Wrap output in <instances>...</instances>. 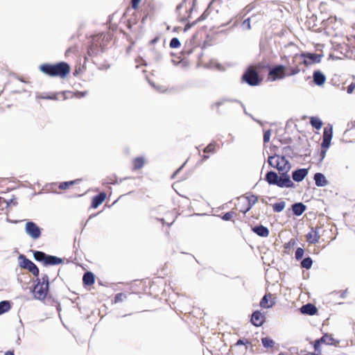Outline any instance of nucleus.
Here are the masks:
<instances>
[{
  "label": "nucleus",
  "mask_w": 355,
  "mask_h": 355,
  "mask_svg": "<svg viewBox=\"0 0 355 355\" xmlns=\"http://www.w3.org/2000/svg\"><path fill=\"white\" fill-rule=\"evenodd\" d=\"M39 69L46 76L61 78H64L71 71L69 64L65 62H60L55 64L44 63L40 65Z\"/></svg>",
  "instance_id": "1"
},
{
  "label": "nucleus",
  "mask_w": 355,
  "mask_h": 355,
  "mask_svg": "<svg viewBox=\"0 0 355 355\" xmlns=\"http://www.w3.org/2000/svg\"><path fill=\"white\" fill-rule=\"evenodd\" d=\"M37 284L34 286L33 293L36 299L43 300L47 296L49 289V278L48 275L42 274L41 278L37 277Z\"/></svg>",
  "instance_id": "2"
},
{
  "label": "nucleus",
  "mask_w": 355,
  "mask_h": 355,
  "mask_svg": "<svg viewBox=\"0 0 355 355\" xmlns=\"http://www.w3.org/2000/svg\"><path fill=\"white\" fill-rule=\"evenodd\" d=\"M33 257L35 261L42 262L45 266L59 265L63 262L61 258L47 254L42 251H35L33 252Z\"/></svg>",
  "instance_id": "3"
},
{
  "label": "nucleus",
  "mask_w": 355,
  "mask_h": 355,
  "mask_svg": "<svg viewBox=\"0 0 355 355\" xmlns=\"http://www.w3.org/2000/svg\"><path fill=\"white\" fill-rule=\"evenodd\" d=\"M25 232L35 240L40 237L42 230L35 222L28 221L25 225Z\"/></svg>",
  "instance_id": "4"
},
{
  "label": "nucleus",
  "mask_w": 355,
  "mask_h": 355,
  "mask_svg": "<svg viewBox=\"0 0 355 355\" xmlns=\"http://www.w3.org/2000/svg\"><path fill=\"white\" fill-rule=\"evenodd\" d=\"M286 76V67L283 65H278L272 68L268 74V79L271 81L281 80Z\"/></svg>",
  "instance_id": "5"
},
{
  "label": "nucleus",
  "mask_w": 355,
  "mask_h": 355,
  "mask_svg": "<svg viewBox=\"0 0 355 355\" xmlns=\"http://www.w3.org/2000/svg\"><path fill=\"white\" fill-rule=\"evenodd\" d=\"M243 79L250 85H257L259 83V78L257 73L253 67H250L245 74Z\"/></svg>",
  "instance_id": "6"
},
{
  "label": "nucleus",
  "mask_w": 355,
  "mask_h": 355,
  "mask_svg": "<svg viewBox=\"0 0 355 355\" xmlns=\"http://www.w3.org/2000/svg\"><path fill=\"white\" fill-rule=\"evenodd\" d=\"M338 343V341H335L332 335L325 334L320 339L315 341L314 348L315 351H318L321 343H324L326 345H335Z\"/></svg>",
  "instance_id": "7"
},
{
  "label": "nucleus",
  "mask_w": 355,
  "mask_h": 355,
  "mask_svg": "<svg viewBox=\"0 0 355 355\" xmlns=\"http://www.w3.org/2000/svg\"><path fill=\"white\" fill-rule=\"evenodd\" d=\"M302 56L304 57V63L306 65H310L313 63H319L321 61L322 57V55L315 53H302Z\"/></svg>",
  "instance_id": "8"
},
{
  "label": "nucleus",
  "mask_w": 355,
  "mask_h": 355,
  "mask_svg": "<svg viewBox=\"0 0 355 355\" xmlns=\"http://www.w3.org/2000/svg\"><path fill=\"white\" fill-rule=\"evenodd\" d=\"M276 185L282 188H290L293 187V183L287 173H282L280 176H278Z\"/></svg>",
  "instance_id": "9"
},
{
  "label": "nucleus",
  "mask_w": 355,
  "mask_h": 355,
  "mask_svg": "<svg viewBox=\"0 0 355 355\" xmlns=\"http://www.w3.org/2000/svg\"><path fill=\"white\" fill-rule=\"evenodd\" d=\"M291 168L290 162L284 156L279 157L278 171L282 173H287Z\"/></svg>",
  "instance_id": "10"
},
{
  "label": "nucleus",
  "mask_w": 355,
  "mask_h": 355,
  "mask_svg": "<svg viewBox=\"0 0 355 355\" xmlns=\"http://www.w3.org/2000/svg\"><path fill=\"white\" fill-rule=\"evenodd\" d=\"M265 320L264 315L261 313L260 311H255L252 313V318H251V322L252 323L257 327H259L262 325Z\"/></svg>",
  "instance_id": "11"
},
{
  "label": "nucleus",
  "mask_w": 355,
  "mask_h": 355,
  "mask_svg": "<svg viewBox=\"0 0 355 355\" xmlns=\"http://www.w3.org/2000/svg\"><path fill=\"white\" fill-rule=\"evenodd\" d=\"M275 302L272 300L271 294L265 295L260 302V306L263 309H268L274 305Z\"/></svg>",
  "instance_id": "12"
},
{
  "label": "nucleus",
  "mask_w": 355,
  "mask_h": 355,
  "mask_svg": "<svg viewBox=\"0 0 355 355\" xmlns=\"http://www.w3.org/2000/svg\"><path fill=\"white\" fill-rule=\"evenodd\" d=\"M307 174V169H298L293 173L292 178L296 182H301L306 176Z\"/></svg>",
  "instance_id": "13"
},
{
  "label": "nucleus",
  "mask_w": 355,
  "mask_h": 355,
  "mask_svg": "<svg viewBox=\"0 0 355 355\" xmlns=\"http://www.w3.org/2000/svg\"><path fill=\"white\" fill-rule=\"evenodd\" d=\"M313 78L315 84L319 86L323 85L326 81L325 76L319 71H316L313 73Z\"/></svg>",
  "instance_id": "14"
},
{
  "label": "nucleus",
  "mask_w": 355,
  "mask_h": 355,
  "mask_svg": "<svg viewBox=\"0 0 355 355\" xmlns=\"http://www.w3.org/2000/svg\"><path fill=\"white\" fill-rule=\"evenodd\" d=\"M300 310L302 313L308 314L310 315H313L315 314L317 312L316 307L312 304H307L306 305L302 306Z\"/></svg>",
  "instance_id": "15"
},
{
  "label": "nucleus",
  "mask_w": 355,
  "mask_h": 355,
  "mask_svg": "<svg viewBox=\"0 0 355 355\" xmlns=\"http://www.w3.org/2000/svg\"><path fill=\"white\" fill-rule=\"evenodd\" d=\"M314 180L315 181V184L318 187H324L327 184V181L324 175L322 173H317L314 175Z\"/></svg>",
  "instance_id": "16"
},
{
  "label": "nucleus",
  "mask_w": 355,
  "mask_h": 355,
  "mask_svg": "<svg viewBox=\"0 0 355 355\" xmlns=\"http://www.w3.org/2000/svg\"><path fill=\"white\" fill-rule=\"evenodd\" d=\"M146 160L143 157H138L132 160L133 170H138L141 168L146 164Z\"/></svg>",
  "instance_id": "17"
},
{
  "label": "nucleus",
  "mask_w": 355,
  "mask_h": 355,
  "mask_svg": "<svg viewBox=\"0 0 355 355\" xmlns=\"http://www.w3.org/2000/svg\"><path fill=\"white\" fill-rule=\"evenodd\" d=\"M252 230L260 236L266 237L269 234V230L268 228L263 225L254 227Z\"/></svg>",
  "instance_id": "18"
},
{
  "label": "nucleus",
  "mask_w": 355,
  "mask_h": 355,
  "mask_svg": "<svg viewBox=\"0 0 355 355\" xmlns=\"http://www.w3.org/2000/svg\"><path fill=\"white\" fill-rule=\"evenodd\" d=\"M307 241L310 243H315L318 242L320 236L318 233L313 229L306 235Z\"/></svg>",
  "instance_id": "19"
},
{
  "label": "nucleus",
  "mask_w": 355,
  "mask_h": 355,
  "mask_svg": "<svg viewBox=\"0 0 355 355\" xmlns=\"http://www.w3.org/2000/svg\"><path fill=\"white\" fill-rule=\"evenodd\" d=\"M292 209L296 216H300L306 210V206L301 202L295 203L292 206Z\"/></svg>",
  "instance_id": "20"
},
{
  "label": "nucleus",
  "mask_w": 355,
  "mask_h": 355,
  "mask_svg": "<svg viewBox=\"0 0 355 355\" xmlns=\"http://www.w3.org/2000/svg\"><path fill=\"white\" fill-rule=\"evenodd\" d=\"M106 198V194L105 193H101L99 195L96 196L94 198L92 201V207L94 208H96L103 203Z\"/></svg>",
  "instance_id": "21"
},
{
  "label": "nucleus",
  "mask_w": 355,
  "mask_h": 355,
  "mask_svg": "<svg viewBox=\"0 0 355 355\" xmlns=\"http://www.w3.org/2000/svg\"><path fill=\"white\" fill-rule=\"evenodd\" d=\"M19 266L22 268L26 269L29 268V266L32 263V261L27 259L26 257L24 254H20L19 256Z\"/></svg>",
  "instance_id": "22"
},
{
  "label": "nucleus",
  "mask_w": 355,
  "mask_h": 355,
  "mask_svg": "<svg viewBox=\"0 0 355 355\" xmlns=\"http://www.w3.org/2000/svg\"><path fill=\"white\" fill-rule=\"evenodd\" d=\"M278 175L275 172L270 171L268 172L266 175V180L270 184H275L276 185L277 182Z\"/></svg>",
  "instance_id": "23"
},
{
  "label": "nucleus",
  "mask_w": 355,
  "mask_h": 355,
  "mask_svg": "<svg viewBox=\"0 0 355 355\" xmlns=\"http://www.w3.org/2000/svg\"><path fill=\"white\" fill-rule=\"evenodd\" d=\"M245 199L247 200L249 205L248 207L243 211L244 214L248 212L252 208V207L257 202L258 198L254 195H250L249 196L245 197Z\"/></svg>",
  "instance_id": "24"
},
{
  "label": "nucleus",
  "mask_w": 355,
  "mask_h": 355,
  "mask_svg": "<svg viewBox=\"0 0 355 355\" xmlns=\"http://www.w3.org/2000/svg\"><path fill=\"white\" fill-rule=\"evenodd\" d=\"M11 308L10 302L8 300L0 302V315L8 311Z\"/></svg>",
  "instance_id": "25"
},
{
  "label": "nucleus",
  "mask_w": 355,
  "mask_h": 355,
  "mask_svg": "<svg viewBox=\"0 0 355 355\" xmlns=\"http://www.w3.org/2000/svg\"><path fill=\"white\" fill-rule=\"evenodd\" d=\"M280 155H273L268 157V164L273 168H276L278 170L279 160Z\"/></svg>",
  "instance_id": "26"
},
{
  "label": "nucleus",
  "mask_w": 355,
  "mask_h": 355,
  "mask_svg": "<svg viewBox=\"0 0 355 355\" xmlns=\"http://www.w3.org/2000/svg\"><path fill=\"white\" fill-rule=\"evenodd\" d=\"M333 136V128L331 125L326 127L323 132V139L331 141Z\"/></svg>",
  "instance_id": "27"
},
{
  "label": "nucleus",
  "mask_w": 355,
  "mask_h": 355,
  "mask_svg": "<svg viewBox=\"0 0 355 355\" xmlns=\"http://www.w3.org/2000/svg\"><path fill=\"white\" fill-rule=\"evenodd\" d=\"M79 182H80V179H76L71 181L68 182H61L59 185V189L62 190H64L68 189L70 186L78 184Z\"/></svg>",
  "instance_id": "28"
},
{
  "label": "nucleus",
  "mask_w": 355,
  "mask_h": 355,
  "mask_svg": "<svg viewBox=\"0 0 355 355\" xmlns=\"http://www.w3.org/2000/svg\"><path fill=\"white\" fill-rule=\"evenodd\" d=\"M310 123L311 125L317 130H320L322 125V121L318 117L315 116L311 118Z\"/></svg>",
  "instance_id": "29"
},
{
  "label": "nucleus",
  "mask_w": 355,
  "mask_h": 355,
  "mask_svg": "<svg viewBox=\"0 0 355 355\" xmlns=\"http://www.w3.org/2000/svg\"><path fill=\"white\" fill-rule=\"evenodd\" d=\"M263 345L266 348H271L275 345V341L270 338L266 337L261 339Z\"/></svg>",
  "instance_id": "30"
},
{
  "label": "nucleus",
  "mask_w": 355,
  "mask_h": 355,
  "mask_svg": "<svg viewBox=\"0 0 355 355\" xmlns=\"http://www.w3.org/2000/svg\"><path fill=\"white\" fill-rule=\"evenodd\" d=\"M27 270L31 272L35 277H38L40 274V270L37 266L32 262V263L29 266V268Z\"/></svg>",
  "instance_id": "31"
},
{
  "label": "nucleus",
  "mask_w": 355,
  "mask_h": 355,
  "mask_svg": "<svg viewBox=\"0 0 355 355\" xmlns=\"http://www.w3.org/2000/svg\"><path fill=\"white\" fill-rule=\"evenodd\" d=\"M103 34L97 35L92 38V46H101ZM91 43V41H90Z\"/></svg>",
  "instance_id": "32"
},
{
  "label": "nucleus",
  "mask_w": 355,
  "mask_h": 355,
  "mask_svg": "<svg viewBox=\"0 0 355 355\" xmlns=\"http://www.w3.org/2000/svg\"><path fill=\"white\" fill-rule=\"evenodd\" d=\"M286 203L285 202H280L273 205V210L276 212H280L284 210L285 208Z\"/></svg>",
  "instance_id": "33"
},
{
  "label": "nucleus",
  "mask_w": 355,
  "mask_h": 355,
  "mask_svg": "<svg viewBox=\"0 0 355 355\" xmlns=\"http://www.w3.org/2000/svg\"><path fill=\"white\" fill-rule=\"evenodd\" d=\"M312 263H313L312 259L311 258H309V257L305 258L301 262L302 266L303 268H306V269L311 268V266H312Z\"/></svg>",
  "instance_id": "34"
},
{
  "label": "nucleus",
  "mask_w": 355,
  "mask_h": 355,
  "mask_svg": "<svg viewBox=\"0 0 355 355\" xmlns=\"http://www.w3.org/2000/svg\"><path fill=\"white\" fill-rule=\"evenodd\" d=\"M170 46L171 48H178L180 46V42L178 38H173L170 42Z\"/></svg>",
  "instance_id": "35"
},
{
  "label": "nucleus",
  "mask_w": 355,
  "mask_h": 355,
  "mask_svg": "<svg viewBox=\"0 0 355 355\" xmlns=\"http://www.w3.org/2000/svg\"><path fill=\"white\" fill-rule=\"evenodd\" d=\"M83 282L85 286H89V270H86L84 272V275L83 277Z\"/></svg>",
  "instance_id": "36"
},
{
  "label": "nucleus",
  "mask_w": 355,
  "mask_h": 355,
  "mask_svg": "<svg viewBox=\"0 0 355 355\" xmlns=\"http://www.w3.org/2000/svg\"><path fill=\"white\" fill-rule=\"evenodd\" d=\"M304 254V250L301 248H298L295 252V258L299 260L301 259Z\"/></svg>",
  "instance_id": "37"
},
{
  "label": "nucleus",
  "mask_w": 355,
  "mask_h": 355,
  "mask_svg": "<svg viewBox=\"0 0 355 355\" xmlns=\"http://www.w3.org/2000/svg\"><path fill=\"white\" fill-rule=\"evenodd\" d=\"M215 144H209L204 150L205 153H212L214 152Z\"/></svg>",
  "instance_id": "38"
},
{
  "label": "nucleus",
  "mask_w": 355,
  "mask_h": 355,
  "mask_svg": "<svg viewBox=\"0 0 355 355\" xmlns=\"http://www.w3.org/2000/svg\"><path fill=\"white\" fill-rule=\"evenodd\" d=\"M270 135H271V133H270V130H267L264 132V134H263L264 143H268L270 141Z\"/></svg>",
  "instance_id": "39"
},
{
  "label": "nucleus",
  "mask_w": 355,
  "mask_h": 355,
  "mask_svg": "<svg viewBox=\"0 0 355 355\" xmlns=\"http://www.w3.org/2000/svg\"><path fill=\"white\" fill-rule=\"evenodd\" d=\"M300 72V69L298 68H292L290 69V73L286 74V76H295Z\"/></svg>",
  "instance_id": "40"
},
{
  "label": "nucleus",
  "mask_w": 355,
  "mask_h": 355,
  "mask_svg": "<svg viewBox=\"0 0 355 355\" xmlns=\"http://www.w3.org/2000/svg\"><path fill=\"white\" fill-rule=\"evenodd\" d=\"M331 144V141L322 139L321 146L323 149H327Z\"/></svg>",
  "instance_id": "41"
},
{
  "label": "nucleus",
  "mask_w": 355,
  "mask_h": 355,
  "mask_svg": "<svg viewBox=\"0 0 355 355\" xmlns=\"http://www.w3.org/2000/svg\"><path fill=\"white\" fill-rule=\"evenodd\" d=\"M125 295L123 294V293H119L117 294L116 296H115V299H114V302H121L123 300V298L125 297Z\"/></svg>",
  "instance_id": "42"
},
{
  "label": "nucleus",
  "mask_w": 355,
  "mask_h": 355,
  "mask_svg": "<svg viewBox=\"0 0 355 355\" xmlns=\"http://www.w3.org/2000/svg\"><path fill=\"white\" fill-rule=\"evenodd\" d=\"M243 26L245 27L246 29L249 30L251 28V26H250V19L248 18L247 19H245L243 23Z\"/></svg>",
  "instance_id": "43"
},
{
  "label": "nucleus",
  "mask_w": 355,
  "mask_h": 355,
  "mask_svg": "<svg viewBox=\"0 0 355 355\" xmlns=\"http://www.w3.org/2000/svg\"><path fill=\"white\" fill-rule=\"evenodd\" d=\"M232 214L231 212H227L223 215V219L224 220H229L232 218Z\"/></svg>",
  "instance_id": "44"
},
{
  "label": "nucleus",
  "mask_w": 355,
  "mask_h": 355,
  "mask_svg": "<svg viewBox=\"0 0 355 355\" xmlns=\"http://www.w3.org/2000/svg\"><path fill=\"white\" fill-rule=\"evenodd\" d=\"M354 89H355V83H352L349 85V87L347 88V93L352 94Z\"/></svg>",
  "instance_id": "45"
},
{
  "label": "nucleus",
  "mask_w": 355,
  "mask_h": 355,
  "mask_svg": "<svg viewBox=\"0 0 355 355\" xmlns=\"http://www.w3.org/2000/svg\"><path fill=\"white\" fill-rule=\"evenodd\" d=\"M87 92H78L75 94V96L78 98H80L83 96H85L86 95Z\"/></svg>",
  "instance_id": "46"
},
{
  "label": "nucleus",
  "mask_w": 355,
  "mask_h": 355,
  "mask_svg": "<svg viewBox=\"0 0 355 355\" xmlns=\"http://www.w3.org/2000/svg\"><path fill=\"white\" fill-rule=\"evenodd\" d=\"M3 201L6 202L7 206H10V205H16L17 202L15 199H10L9 200H6L3 199Z\"/></svg>",
  "instance_id": "47"
},
{
  "label": "nucleus",
  "mask_w": 355,
  "mask_h": 355,
  "mask_svg": "<svg viewBox=\"0 0 355 355\" xmlns=\"http://www.w3.org/2000/svg\"><path fill=\"white\" fill-rule=\"evenodd\" d=\"M141 0H132V6L133 8L136 9L138 7L139 3Z\"/></svg>",
  "instance_id": "48"
},
{
  "label": "nucleus",
  "mask_w": 355,
  "mask_h": 355,
  "mask_svg": "<svg viewBox=\"0 0 355 355\" xmlns=\"http://www.w3.org/2000/svg\"><path fill=\"white\" fill-rule=\"evenodd\" d=\"M245 343L243 340H239L232 347V349L236 348L239 345H244Z\"/></svg>",
  "instance_id": "49"
},
{
  "label": "nucleus",
  "mask_w": 355,
  "mask_h": 355,
  "mask_svg": "<svg viewBox=\"0 0 355 355\" xmlns=\"http://www.w3.org/2000/svg\"><path fill=\"white\" fill-rule=\"evenodd\" d=\"M42 98L44 99H50V100H57V97L55 95L53 96H42Z\"/></svg>",
  "instance_id": "50"
},
{
  "label": "nucleus",
  "mask_w": 355,
  "mask_h": 355,
  "mask_svg": "<svg viewBox=\"0 0 355 355\" xmlns=\"http://www.w3.org/2000/svg\"><path fill=\"white\" fill-rule=\"evenodd\" d=\"M94 282V275L90 272V285Z\"/></svg>",
  "instance_id": "51"
},
{
  "label": "nucleus",
  "mask_w": 355,
  "mask_h": 355,
  "mask_svg": "<svg viewBox=\"0 0 355 355\" xmlns=\"http://www.w3.org/2000/svg\"><path fill=\"white\" fill-rule=\"evenodd\" d=\"M326 151H327V149H323L322 150V152H321L322 159L324 157L325 154H326Z\"/></svg>",
  "instance_id": "52"
},
{
  "label": "nucleus",
  "mask_w": 355,
  "mask_h": 355,
  "mask_svg": "<svg viewBox=\"0 0 355 355\" xmlns=\"http://www.w3.org/2000/svg\"><path fill=\"white\" fill-rule=\"evenodd\" d=\"M157 90L159 92H163L166 91V89H164L163 87H157Z\"/></svg>",
  "instance_id": "53"
},
{
  "label": "nucleus",
  "mask_w": 355,
  "mask_h": 355,
  "mask_svg": "<svg viewBox=\"0 0 355 355\" xmlns=\"http://www.w3.org/2000/svg\"><path fill=\"white\" fill-rule=\"evenodd\" d=\"M5 355H14V352L11 351H8L5 353Z\"/></svg>",
  "instance_id": "54"
},
{
  "label": "nucleus",
  "mask_w": 355,
  "mask_h": 355,
  "mask_svg": "<svg viewBox=\"0 0 355 355\" xmlns=\"http://www.w3.org/2000/svg\"><path fill=\"white\" fill-rule=\"evenodd\" d=\"M20 340H21L20 337H19V336H18V338H17V340L16 343H17L18 345H19V344H20Z\"/></svg>",
  "instance_id": "55"
},
{
  "label": "nucleus",
  "mask_w": 355,
  "mask_h": 355,
  "mask_svg": "<svg viewBox=\"0 0 355 355\" xmlns=\"http://www.w3.org/2000/svg\"><path fill=\"white\" fill-rule=\"evenodd\" d=\"M70 51H71V49H69L68 50H67L65 54L67 55Z\"/></svg>",
  "instance_id": "56"
},
{
  "label": "nucleus",
  "mask_w": 355,
  "mask_h": 355,
  "mask_svg": "<svg viewBox=\"0 0 355 355\" xmlns=\"http://www.w3.org/2000/svg\"><path fill=\"white\" fill-rule=\"evenodd\" d=\"M182 166H182L180 168H179V169H178V170H177V171L175 172V174H176L177 173H178V172L181 170V168H182Z\"/></svg>",
  "instance_id": "57"
},
{
  "label": "nucleus",
  "mask_w": 355,
  "mask_h": 355,
  "mask_svg": "<svg viewBox=\"0 0 355 355\" xmlns=\"http://www.w3.org/2000/svg\"><path fill=\"white\" fill-rule=\"evenodd\" d=\"M220 104H222V102H218V103H216V105H217L218 106H219Z\"/></svg>",
  "instance_id": "58"
},
{
  "label": "nucleus",
  "mask_w": 355,
  "mask_h": 355,
  "mask_svg": "<svg viewBox=\"0 0 355 355\" xmlns=\"http://www.w3.org/2000/svg\"><path fill=\"white\" fill-rule=\"evenodd\" d=\"M246 350H247V347H245L244 348V349H243V352H246Z\"/></svg>",
  "instance_id": "59"
},
{
  "label": "nucleus",
  "mask_w": 355,
  "mask_h": 355,
  "mask_svg": "<svg viewBox=\"0 0 355 355\" xmlns=\"http://www.w3.org/2000/svg\"><path fill=\"white\" fill-rule=\"evenodd\" d=\"M205 159H207L208 158V156H205L204 157Z\"/></svg>",
  "instance_id": "60"
}]
</instances>
